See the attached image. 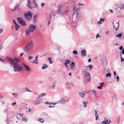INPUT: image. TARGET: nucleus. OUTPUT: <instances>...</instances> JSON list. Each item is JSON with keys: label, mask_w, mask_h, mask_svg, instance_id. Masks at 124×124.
Wrapping results in <instances>:
<instances>
[{"label": "nucleus", "mask_w": 124, "mask_h": 124, "mask_svg": "<svg viewBox=\"0 0 124 124\" xmlns=\"http://www.w3.org/2000/svg\"><path fill=\"white\" fill-rule=\"evenodd\" d=\"M9 62H10V64L13 65L14 70L15 72L18 71H21L22 70V67L19 65L18 64L16 63V62L12 58L7 57L6 58Z\"/></svg>", "instance_id": "f257e3e1"}, {"label": "nucleus", "mask_w": 124, "mask_h": 124, "mask_svg": "<svg viewBox=\"0 0 124 124\" xmlns=\"http://www.w3.org/2000/svg\"><path fill=\"white\" fill-rule=\"evenodd\" d=\"M36 29V27L35 25H33V24H31L29 26V29L26 30V35H28L30 31L31 32H33L35 29Z\"/></svg>", "instance_id": "f03ea898"}, {"label": "nucleus", "mask_w": 124, "mask_h": 124, "mask_svg": "<svg viewBox=\"0 0 124 124\" xmlns=\"http://www.w3.org/2000/svg\"><path fill=\"white\" fill-rule=\"evenodd\" d=\"M33 46V42L31 41L30 42L25 46L24 48V50L26 52L29 51Z\"/></svg>", "instance_id": "7ed1b4c3"}, {"label": "nucleus", "mask_w": 124, "mask_h": 124, "mask_svg": "<svg viewBox=\"0 0 124 124\" xmlns=\"http://www.w3.org/2000/svg\"><path fill=\"white\" fill-rule=\"evenodd\" d=\"M46 95V93H42L37 98V101L36 102L34 103V104L35 105H37L41 103H42V99L40 98L43 96H45Z\"/></svg>", "instance_id": "20e7f679"}, {"label": "nucleus", "mask_w": 124, "mask_h": 124, "mask_svg": "<svg viewBox=\"0 0 124 124\" xmlns=\"http://www.w3.org/2000/svg\"><path fill=\"white\" fill-rule=\"evenodd\" d=\"M26 19L28 20H30L32 16V13L30 11H28L24 14Z\"/></svg>", "instance_id": "39448f33"}, {"label": "nucleus", "mask_w": 124, "mask_h": 124, "mask_svg": "<svg viewBox=\"0 0 124 124\" xmlns=\"http://www.w3.org/2000/svg\"><path fill=\"white\" fill-rule=\"evenodd\" d=\"M84 78L87 82H90L91 81V78L90 73L86 70L84 71Z\"/></svg>", "instance_id": "423d86ee"}, {"label": "nucleus", "mask_w": 124, "mask_h": 124, "mask_svg": "<svg viewBox=\"0 0 124 124\" xmlns=\"http://www.w3.org/2000/svg\"><path fill=\"white\" fill-rule=\"evenodd\" d=\"M76 13V20L74 21H73V19H72V21L73 23L75 24H76L77 23V22L79 20V19L80 16H79V13L78 12L76 11L75 10V11H74V13H73V15L75 14V13Z\"/></svg>", "instance_id": "0eeeda50"}, {"label": "nucleus", "mask_w": 124, "mask_h": 124, "mask_svg": "<svg viewBox=\"0 0 124 124\" xmlns=\"http://www.w3.org/2000/svg\"><path fill=\"white\" fill-rule=\"evenodd\" d=\"M114 22H113V23L114 27L116 31H117L118 30L119 27V23H118L116 22L114 24Z\"/></svg>", "instance_id": "6e6552de"}, {"label": "nucleus", "mask_w": 124, "mask_h": 124, "mask_svg": "<svg viewBox=\"0 0 124 124\" xmlns=\"http://www.w3.org/2000/svg\"><path fill=\"white\" fill-rule=\"evenodd\" d=\"M62 100L57 101L58 103L63 104L65 103L66 101L69 102V100H66L64 99L63 98H62Z\"/></svg>", "instance_id": "1a4fd4ad"}, {"label": "nucleus", "mask_w": 124, "mask_h": 124, "mask_svg": "<svg viewBox=\"0 0 124 124\" xmlns=\"http://www.w3.org/2000/svg\"><path fill=\"white\" fill-rule=\"evenodd\" d=\"M86 51L85 50H83L81 51V55L82 56L85 57L86 55Z\"/></svg>", "instance_id": "9d476101"}, {"label": "nucleus", "mask_w": 124, "mask_h": 124, "mask_svg": "<svg viewBox=\"0 0 124 124\" xmlns=\"http://www.w3.org/2000/svg\"><path fill=\"white\" fill-rule=\"evenodd\" d=\"M23 65L25 67L26 70L27 71H31V69L27 65H25L24 63H23Z\"/></svg>", "instance_id": "9b49d317"}, {"label": "nucleus", "mask_w": 124, "mask_h": 124, "mask_svg": "<svg viewBox=\"0 0 124 124\" xmlns=\"http://www.w3.org/2000/svg\"><path fill=\"white\" fill-rule=\"evenodd\" d=\"M52 14H50V16H49V17H47V18H46L47 20L48 19H49V20H48V24H47L48 25H49L50 24V23H51V21H50V20L52 18Z\"/></svg>", "instance_id": "f8f14e48"}, {"label": "nucleus", "mask_w": 124, "mask_h": 124, "mask_svg": "<svg viewBox=\"0 0 124 124\" xmlns=\"http://www.w3.org/2000/svg\"><path fill=\"white\" fill-rule=\"evenodd\" d=\"M16 62V63L18 64L20 61V60L19 58H17L16 57H14L13 59Z\"/></svg>", "instance_id": "ddd939ff"}, {"label": "nucleus", "mask_w": 124, "mask_h": 124, "mask_svg": "<svg viewBox=\"0 0 124 124\" xmlns=\"http://www.w3.org/2000/svg\"><path fill=\"white\" fill-rule=\"evenodd\" d=\"M62 7V5H60L58 6V9L57 11L58 13H59L61 11V9Z\"/></svg>", "instance_id": "4468645a"}, {"label": "nucleus", "mask_w": 124, "mask_h": 124, "mask_svg": "<svg viewBox=\"0 0 124 124\" xmlns=\"http://www.w3.org/2000/svg\"><path fill=\"white\" fill-rule=\"evenodd\" d=\"M109 120L108 119V120H105L104 121H102L101 123V124H109V123L108 122Z\"/></svg>", "instance_id": "2eb2a0df"}, {"label": "nucleus", "mask_w": 124, "mask_h": 124, "mask_svg": "<svg viewBox=\"0 0 124 124\" xmlns=\"http://www.w3.org/2000/svg\"><path fill=\"white\" fill-rule=\"evenodd\" d=\"M17 19L18 21L20 23L21 22H22L23 21V19L20 17H17Z\"/></svg>", "instance_id": "dca6fc26"}, {"label": "nucleus", "mask_w": 124, "mask_h": 124, "mask_svg": "<svg viewBox=\"0 0 124 124\" xmlns=\"http://www.w3.org/2000/svg\"><path fill=\"white\" fill-rule=\"evenodd\" d=\"M79 93L80 96L82 98H83L85 96V92H79Z\"/></svg>", "instance_id": "f3484780"}, {"label": "nucleus", "mask_w": 124, "mask_h": 124, "mask_svg": "<svg viewBox=\"0 0 124 124\" xmlns=\"http://www.w3.org/2000/svg\"><path fill=\"white\" fill-rule=\"evenodd\" d=\"M118 8H119L120 9V10H121L122 9H124V4H123L121 6H118L117 8H116V9H118Z\"/></svg>", "instance_id": "a211bd4d"}, {"label": "nucleus", "mask_w": 124, "mask_h": 124, "mask_svg": "<svg viewBox=\"0 0 124 124\" xmlns=\"http://www.w3.org/2000/svg\"><path fill=\"white\" fill-rule=\"evenodd\" d=\"M20 24H21L23 26H24L26 25L25 22L23 20V21L22 22H21Z\"/></svg>", "instance_id": "6ab92c4d"}, {"label": "nucleus", "mask_w": 124, "mask_h": 124, "mask_svg": "<svg viewBox=\"0 0 124 124\" xmlns=\"http://www.w3.org/2000/svg\"><path fill=\"white\" fill-rule=\"evenodd\" d=\"M38 16L37 15H35L34 16L33 19V21L34 23L36 22V19L37 17Z\"/></svg>", "instance_id": "aec40b11"}, {"label": "nucleus", "mask_w": 124, "mask_h": 124, "mask_svg": "<svg viewBox=\"0 0 124 124\" xmlns=\"http://www.w3.org/2000/svg\"><path fill=\"white\" fill-rule=\"evenodd\" d=\"M65 85L66 88L69 89L70 88L69 85V83L68 82H66Z\"/></svg>", "instance_id": "412c9836"}, {"label": "nucleus", "mask_w": 124, "mask_h": 124, "mask_svg": "<svg viewBox=\"0 0 124 124\" xmlns=\"http://www.w3.org/2000/svg\"><path fill=\"white\" fill-rule=\"evenodd\" d=\"M19 7V5L18 4H16V5L15 8L14 9H13L12 10L13 11H15V10H17Z\"/></svg>", "instance_id": "4be33fe9"}, {"label": "nucleus", "mask_w": 124, "mask_h": 124, "mask_svg": "<svg viewBox=\"0 0 124 124\" xmlns=\"http://www.w3.org/2000/svg\"><path fill=\"white\" fill-rule=\"evenodd\" d=\"M31 2L30 3H27V6H28V7L30 9H31L32 8V6H31Z\"/></svg>", "instance_id": "5701e85b"}, {"label": "nucleus", "mask_w": 124, "mask_h": 124, "mask_svg": "<svg viewBox=\"0 0 124 124\" xmlns=\"http://www.w3.org/2000/svg\"><path fill=\"white\" fill-rule=\"evenodd\" d=\"M15 27L16 30L17 31L19 29V26L17 24L15 25Z\"/></svg>", "instance_id": "b1692460"}, {"label": "nucleus", "mask_w": 124, "mask_h": 124, "mask_svg": "<svg viewBox=\"0 0 124 124\" xmlns=\"http://www.w3.org/2000/svg\"><path fill=\"white\" fill-rule=\"evenodd\" d=\"M48 65L46 64H44V65L42 67V69H44L46 68L47 67Z\"/></svg>", "instance_id": "393cba45"}, {"label": "nucleus", "mask_w": 124, "mask_h": 124, "mask_svg": "<svg viewBox=\"0 0 124 124\" xmlns=\"http://www.w3.org/2000/svg\"><path fill=\"white\" fill-rule=\"evenodd\" d=\"M38 120L42 123H43L44 122L43 119L42 118H39Z\"/></svg>", "instance_id": "a878e982"}, {"label": "nucleus", "mask_w": 124, "mask_h": 124, "mask_svg": "<svg viewBox=\"0 0 124 124\" xmlns=\"http://www.w3.org/2000/svg\"><path fill=\"white\" fill-rule=\"evenodd\" d=\"M111 74L110 73H108L106 75V77H107V78H108L109 77H111Z\"/></svg>", "instance_id": "bb28decb"}, {"label": "nucleus", "mask_w": 124, "mask_h": 124, "mask_svg": "<svg viewBox=\"0 0 124 124\" xmlns=\"http://www.w3.org/2000/svg\"><path fill=\"white\" fill-rule=\"evenodd\" d=\"M122 35V34L121 33H120L119 34H118L117 35H116V36L117 38H120L121 37Z\"/></svg>", "instance_id": "cd10ccee"}, {"label": "nucleus", "mask_w": 124, "mask_h": 124, "mask_svg": "<svg viewBox=\"0 0 124 124\" xmlns=\"http://www.w3.org/2000/svg\"><path fill=\"white\" fill-rule=\"evenodd\" d=\"M65 63H66L67 64H69L70 62V61L69 60H65Z\"/></svg>", "instance_id": "c85d7f7f"}, {"label": "nucleus", "mask_w": 124, "mask_h": 124, "mask_svg": "<svg viewBox=\"0 0 124 124\" xmlns=\"http://www.w3.org/2000/svg\"><path fill=\"white\" fill-rule=\"evenodd\" d=\"M69 12V10L67 9L65 10L64 12V14L66 15H67Z\"/></svg>", "instance_id": "c756f323"}, {"label": "nucleus", "mask_w": 124, "mask_h": 124, "mask_svg": "<svg viewBox=\"0 0 124 124\" xmlns=\"http://www.w3.org/2000/svg\"><path fill=\"white\" fill-rule=\"evenodd\" d=\"M83 106L85 108V107L86 106V103H88V102H85L84 101H83Z\"/></svg>", "instance_id": "7c9ffc66"}, {"label": "nucleus", "mask_w": 124, "mask_h": 124, "mask_svg": "<svg viewBox=\"0 0 124 124\" xmlns=\"http://www.w3.org/2000/svg\"><path fill=\"white\" fill-rule=\"evenodd\" d=\"M22 120L23 121L26 122L27 121V118L25 117H23L22 118Z\"/></svg>", "instance_id": "2f4dec72"}, {"label": "nucleus", "mask_w": 124, "mask_h": 124, "mask_svg": "<svg viewBox=\"0 0 124 124\" xmlns=\"http://www.w3.org/2000/svg\"><path fill=\"white\" fill-rule=\"evenodd\" d=\"M75 66V64L74 62H71V67H74Z\"/></svg>", "instance_id": "473e14b6"}, {"label": "nucleus", "mask_w": 124, "mask_h": 124, "mask_svg": "<svg viewBox=\"0 0 124 124\" xmlns=\"http://www.w3.org/2000/svg\"><path fill=\"white\" fill-rule=\"evenodd\" d=\"M12 94L13 96L16 97H17L18 95V94H17L15 93H12Z\"/></svg>", "instance_id": "72a5a7b5"}, {"label": "nucleus", "mask_w": 124, "mask_h": 124, "mask_svg": "<svg viewBox=\"0 0 124 124\" xmlns=\"http://www.w3.org/2000/svg\"><path fill=\"white\" fill-rule=\"evenodd\" d=\"M48 60L50 61V64H52L53 63L52 61L51 58L49 57L48 58Z\"/></svg>", "instance_id": "f704fd0d"}, {"label": "nucleus", "mask_w": 124, "mask_h": 124, "mask_svg": "<svg viewBox=\"0 0 124 124\" xmlns=\"http://www.w3.org/2000/svg\"><path fill=\"white\" fill-rule=\"evenodd\" d=\"M88 67L90 68V70L93 68V66L91 64L89 65L88 66Z\"/></svg>", "instance_id": "c9c22d12"}, {"label": "nucleus", "mask_w": 124, "mask_h": 124, "mask_svg": "<svg viewBox=\"0 0 124 124\" xmlns=\"http://www.w3.org/2000/svg\"><path fill=\"white\" fill-rule=\"evenodd\" d=\"M73 54H78V52L76 50H75L73 52Z\"/></svg>", "instance_id": "e433bc0d"}, {"label": "nucleus", "mask_w": 124, "mask_h": 124, "mask_svg": "<svg viewBox=\"0 0 124 124\" xmlns=\"http://www.w3.org/2000/svg\"><path fill=\"white\" fill-rule=\"evenodd\" d=\"M92 92H93L94 94V96H96L97 94V93L94 90H92Z\"/></svg>", "instance_id": "4c0bfd02"}, {"label": "nucleus", "mask_w": 124, "mask_h": 124, "mask_svg": "<svg viewBox=\"0 0 124 124\" xmlns=\"http://www.w3.org/2000/svg\"><path fill=\"white\" fill-rule=\"evenodd\" d=\"M114 78H115V79H117V81H118L119 80V77L117 76H116V78L115 77H114Z\"/></svg>", "instance_id": "58836bf2"}, {"label": "nucleus", "mask_w": 124, "mask_h": 124, "mask_svg": "<svg viewBox=\"0 0 124 124\" xmlns=\"http://www.w3.org/2000/svg\"><path fill=\"white\" fill-rule=\"evenodd\" d=\"M104 85V83L103 82L101 83L100 84V85L102 87L103 86V85Z\"/></svg>", "instance_id": "ea45409f"}, {"label": "nucleus", "mask_w": 124, "mask_h": 124, "mask_svg": "<svg viewBox=\"0 0 124 124\" xmlns=\"http://www.w3.org/2000/svg\"><path fill=\"white\" fill-rule=\"evenodd\" d=\"M53 84H54L53 85V86H52L51 87L54 88H55V82H54Z\"/></svg>", "instance_id": "a19ab883"}, {"label": "nucleus", "mask_w": 124, "mask_h": 124, "mask_svg": "<svg viewBox=\"0 0 124 124\" xmlns=\"http://www.w3.org/2000/svg\"><path fill=\"white\" fill-rule=\"evenodd\" d=\"M28 57H29V60H31L33 58V57L31 56L28 55Z\"/></svg>", "instance_id": "79ce46f5"}, {"label": "nucleus", "mask_w": 124, "mask_h": 124, "mask_svg": "<svg viewBox=\"0 0 124 124\" xmlns=\"http://www.w3.org/2000/svg\"><path fill=\"white\" fill-rule=\"evenodd\" d=\"M101 36L99 35V34H97L96 35V38H97L99 37H101Z\"/></svg>", "instance_id": "37998d69"}, {"label": "nucleus", "mask_w": 124, "mask_h": 124, "mask_svg": "<svg viewBox=\"0 0 124 124\" xmlns=\"http://www.w3.org/2000/svg\"><path fill=\"white\" fill-rule=\"evenodd\" d=\"M95 115H96V117H98V115H97V111L96 110H95Z\"/></svg>", "instance_id": "c03bdc74"}, {"label": "nucleus", "mask_w": 124, "mask_h": 124, "mask_svg": "<svg viewBox=\"0 0 124 124\" xmlns=\"http://www.w3.org/2000/svg\"><path fill=\"white\" fill-rule=\"evenodd\" d=\"M45 103L46 104H49V105H50L51 104V102H50L48 101H46Z\"/></svg>", "instance_id": "a18cd8bd"}, {"label": "nucleus", "mask_w": 124, "mask_h": 124, "mask_svg": "<svg viewBox=\"0 0 124 124\" xmlns=\"http://www.w3.org/2000/svg\"><path fill=\"white\" fill-rule=\"evenodd\" d=\"M121 62H123L124 63V59L123 58H122V57H121Z\"/></svg>", "instance_id": "49530a36"}, {"label": "nucleus", "mask_w": 124, "mask_h": 124, "mask_svg": "<svg viewBox=\"0 0 124 124\" xmlns=\"http://www.w3.org/2000/svg\"><path fill=\"white\" fill-rule=\"evenodd\" d=\"M121 53L123 54H124V48H123L122 51Z\"/></svg>", "instance_id": "de8ad7c7"}, {"label": "nucleus", "mask_w": 124, "mask_h": 124, "mask_svg": "<svg viewBox=\"0 0 124 124\" xmlns=\"http://www.w3.org/2000/svg\"><path fill=\"white\" fill-rule=\"evenodd\" d=\"M97 88L99 89H102V87L101 86H97Z\"/></svg>", "instance_id": "09e8293b"}, {"label": "nucleus", "mask_w": 124, "mask_h": 124, "mask_svg": "<svg viewBox=\"0 0 124 124\" xmlns=\"http://www.w3.org/2000/svg\"><path fill=\"white\" fill-rule=\"evenodd\" d=\"M45 4L44 3H42L41 4V6L42 8H43Z\"/></svg>", "instance_id": "8fccbe9b"}, {"label": "nucleus", "mask_w": 124, "mask_h": 124, "mask_svg": "<svg viewBox=\"0 0 124 124\" xmlns=\"http://www.w3.org/2000/svg\"><path fill=\"white\" fill-rule=\"evenodd\" d=\"M59 14L62 15H65L64 12H61V13H59Z\"/></svg>", "instance_id": "3c124183"}, {"label": "nucleus", "mask_w": 124, "mask_h": 124, "mask_svg": "<svg viewBox=\"0 0 124 124\" xmlns=\"http://www.w3.org/2000/svg\"><path fill=\"white\" fill-rule=\"evenodd\" d=\"M100 20L101 21V22H103L104 21V19H103V18H101L100 19Z\"/></svg>", "instance_id": "603ef678"}, {"label": "nucleus", "mask_w": 124, "mask_h": 124, "mask_svg": "<svg viewBox=\"0 0 124 124\" xmlns=\"http://www.w3.org/2000/svg\"><path fill=\"white\" fill-rule=\"evenodd\" d=\"M4 98V96L1 95L0 94V98L1 99L3 98Z\"/></svg>", "instance_id": "864d4df0"}, {"label": "nucleus", "mask_w": 124, "mask_h": 124, "mask_svg": "<svg viewBox=\"0 0 124 124\" xmlns=\"http://www.w3.org/2000/svg\"><path fill=\"white\" fill-rule=\"evenodd\" d=\"M65 72H63V75L64 76L65 78L66 77V75L65 74Z\"/></svg>", "instance_id": "5fc2aeb1"}, {"label": "nucleus", "mask_w": 124, "mask_h": 124, "mask_svg": "<svg viewBox=\"0 0 124 124\" xmlns=\"http://www.w3.org/2000/svg\"><path fill=\"white\" fill-rule=\"evenodd\" d=\"M38 55H37V56H36L35 57V59L36 60V61H38Z\"/></svg>", "instance_id": "6e6d98bb"}, {"label": "nucleus", "mask_w": 124, "mask_h": 124, "mask_svg": "<svg viewBox=\"0 0 124 124\" xmlns=\"http://www.w3.org/2000/svg\"><path fill=\"white\" fill-rule=\"evenodd\" d=\"M13 22L14 23V24H15V25L17 24L16 23V22L15 20H13Z\"/></svg>", "instance_id": "4d7b16f0"}, {"label": "nucleus", "mask_w": 124, "mask_h": 124, "mask_svg": "<svg viewBox=\"0 0 124 124\" xmlns=\"http://www.w3.org/2000/svg\"><path fill=\"white\" fill-rule=\"evenodd\" d=\"M3 30L2 29H0V33H1L3 31Z\"/></svg>", "instance_id": "13d9d810"}, {"label": "nucleus", "mask_w": 124, "mask_h": 124, "mask_svg": "<svg viewBox=\"0 0 124 124\" xmlns=\"http://www.w3.org/2000/svg\"><path fill=\"white\" fill-rule=\"evenodd\" d=\"M58 102L57 103H52L51 102V104L52 105H56L57 103H58Z\"/></svg>", "instance_id": "bf43d9fd"}, {"label": "nucleus", "mask_w": 124, "mask_h": 124, "mask_svg": "<svg viewBox=\"0 0 124 124\" xmlns=\"http://www.w3.org/2000/svg\"><path fill=\"white\" fill-rule=\"evenodd\" d=\"M34 4L35 5V7L36 8H37V7L38 6V4H37L36 3Z\"/></svg>", "instance_id": "052dcab7"}, {"label": "nucleus", "mask_w": 124, "mask_h": 124, "mask_svg": "<svg viewBox=\"0 0 124 124\" xmlns=\"http://www.w3.org/2000/svg\"><path fill=\"white\" fill-rule=\"evenodd\" d=\"M123 46H121L119 47V49L120 50H122L123 49Z\"/></svg>", "instance_id": "680f3d73"}, {"label": "nucleus", "mask_w": 124, "mask_h": 124, "mask_svg": "<svg viewBox=\"0 0 124 124\" xmlns=\"http://www.w3.org/2000/svg\"><path fill=\"white\" fill-rule=\"evenodd\" d=\"M78 5H79L83 6L84 4L83 3L80 4V3H79L78 4Z\"/></svg>", "instance_id": "e2e57ef3"}, {"label": "nucleus", "mask_w": 124, "mask_h": 124, "mask_svg": "<svg viewBox=\"0 0 124 124\" xmlns=\"http://www.w3.org/2000/svg\"><path fill=\"white\" fill-rule=\"evenodd\" d=\"M114 76H115L116 75V72L115 71H114Z\"/></svg>", "instance_id": "0e129e2a"}, {"label": "nucleus", "mask_w": 124, "mask_h": 124, "mask_svg": "<svg viewBox=\"0 0 124 124\" xmlns=\"http://www.w3.org/2000/svg\"><path fill=\"white\" fill-rule=\"evenodd\" d=\"M88 61L89 62H91V58H89V59Z\"/></svg>", "instance_id": "69168bd1"}, {"label": "nucleus", "mask_w": 124, "mask_h": 124, "mask_svg": "<svg viewBox=\"0 0 124 124\" xmlns=\"http://www.w3.org/2000/svg\"><path fill=\"white\" fill-rule=\"evenodd\" d=\"M0 61H1L3 63H4V62L3 60V59H1L0 58Z\"/></svg>", "instance_id": "338daca9"}, {"label": "nucleus", "mask_w": 124, "mask_h": 124, "mask_svg": "<svg viewBox=\"0 0 124 124\" xmlns=\"http://www.w3.org/2000/svg\"><path fill=\"white\" fill-rule=\"evenodd\" d=\"M25 88L26 89V91H29V90L27 87H26Z\"/></svg>", "instance_id": "774afa93"}]
</instances>
